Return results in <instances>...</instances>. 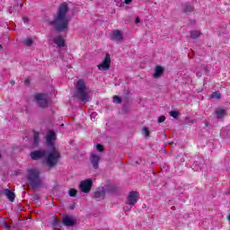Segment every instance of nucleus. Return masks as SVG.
Listing matches in <instances>:
<instances>
[{
  "mask_svg": "<svg viewBox=\"0 0 230 230\" xmlns=\"http://www.w3.org/2000/svg\"><path fill=\"white\" fill-rule=\"evenodd\" d=\"M68 10L67 4L64 3L59 5L58 13L52 22L57 31H64V30H67L69 26V19L67 18Z\"/></svg>",
  "mask_w": 230,
  "mask_h": 230,
  "instance_id": "obj_1",
  "label": "nucleus"
},
{
  "mask_svg": "<svg viewBox=\"0 0 230 230\" xmlns=\"http://www.w3.org/2000/svg\"><path fill=\"white\" fill-rule=\"evenodd\" d=\"M27 179L33 190L40 187L42 181L40 180V171L37 168L27 170Z\"/></svg>",
  "mask_w": 230,
  "mask_h": 230,
  "instance_id": "obj_2",
  "label": "nucleus"
},
{
  "mask_svg": "<svg viewBox=\"0 0 230 230\" xmlns=\"http://www.w3.org/2000/svg\"><path fill=\"white\" fill-rule=\"evenodd\" d=\"M75 89H76V94H75L76 98L81 100L83 103H87V102H89V94L87 93V92H85L87 90V86L85 85V81L84 79H80L79 81H77Z\"/></svg>",
  "mask_w": 230,
  "mask_h": 230,
  "instance_id": "obj_3",
  "label": "nucleus"
},
{
  "mask_svg": "<svg viewBox=\"0 0 230 230\" xmlns=\"http://www.w3.org/2000/svg\"><path fill=\"white\" fill-rule=\"evenodd\" d=\"M60 151H58L56 148H53L51 151H49L48 156H47V165L49 168H53V166H57L58 164V161H60Z\"/></svg>",
  "mask_w": 230,
  "mask_h": 230,
  "instance_id": "obj_4",
  "label": "nucleus"
},
{
  "mask_svg": "<svg viewBox=\"0 0 230 230\" xmlns=\"http://www.w3.org/2000/svg\"><path fill=\"white\" fill-rule=\"evenodd\" d=\"M34 98H35V102L39 105V107H41L42 109L48 107V103H49L48 95H46L44 93H36Z\"/></svg>",
  "mask_w": 230,
  "mask_h": 230,
  "instance_id": "obj_5",
  "label": "nucleus"
},
{
  "mask_svg": "<svg viewBox=\"0 0 230 230\" xmlns=\"http://www.w3.org/2000/svg\"><path fill=\"white\" fill-rule=\"evenodd\" d=\"M106 191H111V186H107L105 188L103 187L97 188V190L93 194V198L96 199L97 200H103V199H105Z\"/></svg>",
  "mask_w": 230,
  "mask_h": 230,
  "instance_id": "obj_6",
  "label": "nucleus"
},
{
  "mask_svg": "<svg viewBox=\"0 0 230 230\" xmlns=\"http://www.w3.org/2000/svg\"><path fill=\"white\" fill-rule=\"evenodd\" d=\"M79 188L83 193H89L91 191V188H93V180L86 179L84 181H82Z\"/></svg>",
  "mask_w": 230,
  "mask_h": 230,
  "instance_id": "obj_7",
  "label": "nucleus"
},
{
  "mask_svg": "<svg viewBox=\"0 0 230 230\" xmlns=\"http://www.w3.org/2000/svg\"><path fill=\"white\" fill-rule=\"evenodd\" d=\"M97 67L100 71H107L111 67V55L106 54L104 60Z\"/></svg>",
  "mask_w": 230,
  "mask_h": 230,
  "instance_id": "obj_8",
  "label": "nucleus"
},
{
  "mask_svg": "<svg viewBox=\"0 0 230 230\" xmlns=\"http://www.w3.org/2000/svg\"><path fill=\"white\" fill-rule=\"evenodd\" d=\"M139 200L138 194L136 191H132L128 196V201L126 202L127 206H135Z\"/></svg>",
  "mask_w": 230,
  "mask_h": 230,
  "instance_id": "obj_9",
  "label": "nucleus"
},
{
  "mask_svg": "<svg viewBox=\"0 0 230 230\" xmlns=\"http://www.w3.org/2000/svg\"><path fill=\"white\" fill-rule=\"evenodd\" d=\"M47 145L49 146H55V141H57V134L53 130H49L46 137Z\"/></svg>",
  "mask_w": 230,
  "mask_h": 230,
  "instance_id": "obj_10",
  "label": "nucleus"
},
{
  "mask_svg": "<svg viewBox=\"0 0 230 230\" xmlns=\"http://www.w3.org/2000/svg\"><path fill=\"white\" fill-rule=\"evenodd\" d=\"M76 224V220H75V217L73 216H65L63 217V225L66 226V227H73Z\"/></svg>",
  "mask_w": 230,
  "mask_h": 230,
  "instance_id": "obj_11",
  "label": "nucleus"
},
{
  "mask_svg": "<svg viewBox=\"0 0 230 230\" xmlns=\"http://www.w3.org/2000/svg\"><path fill=\"white\" fill-rule=\"evenodd\" d=\"M111 40H116L117 42H119V40H123V34L121 33V31H113L111 33Z\"/></svg>",
  "mask_w": 230,
  "mask_h": 230,
  "instance_id": "obj_12",
  "label": "nucleus"
},
{
  "mask_svg": "<svg viewBox=\"0 0 230 230\" xmlns=\"http://www.w3.org/2000/svg\"><path fill=\"white\" fill-rule=\"evenodd\" d=\"M44 155H46V151H33L32 153H31V157L33 161L42 159Z\"/></svg>",
  "mask_w": 230,
  "mask_h": 230,
  "instance_id": "obj_13",
  "label": "nucleus"
},
{
  "mask_svg": "<svg viewBox=\"0 0 230 230\" xmlns=\"http://www.w3.org/2000/svg\"><path fill=\"white\" fill-rule=\"evenodd\" d=\"M90 161L95 170L99 167L100 156L96 154H92Z\"/></svg>",
  "mask_w": 230,
  "mask_h": 230,
  "instance_id": "obj_14",
  "label": "nucleus"
},
{
  "mask_svg": "<svg viewBox=\"0 0 230 230\" xmlns=\"http://www.w3.org/2000/svg\"><path fill=\"white\" fill-rule=\"evenodd\" d=\"M54 42L57 44L58 48H64V46H66V40L60 36L56 37Z\"/></svg>",
  "mask_w": 230,
  "mask_h": 230,
  "instance_id": "obj_15",
  "label": "nucleus"
},
{
  "mask_svg": "<svg viewBox=\"0 0 230 230\" xmlns=\"http://www.w3.org/2000/svg\"><path fill=\"white\" fill-rule=\"evenodd\" d=\"M217 119H222L226 116V110L223 108H217L215 111Z\"/></svg>",
  "mask_w": 230,
  "mask_h": 230,
  "instance_id": "obj_16",
  "label": "nucleus"
},
{
  "mask_svg": "<svg viewBox=\"0 0 230 230\" xmlns=\"http://www.w3.org/2000/svg\"><path fill=\"white\" fill-rule=\"evenodd\" d=\"M4 193L11 202H13V200H15V193H13L12 190H5Z\"/></svg>",
  "mask_w": 230,
  "mask_h": 230,
  "instance_id": "obj_17",
  "label": "nucleus"
},
{
  "mask_svg": "<svg viewBox=\"0 0 230 230\" xmlns=\"http://www.w3.org/2000/svg\"><path fill=\"white\" fill-rule=\"evenodd\" d=\"M164 71V69L162 66H156V68L155 70L154 77L159 78V76H161V75H163Z\"/></svg>",
  "mask_w": 230,
  "mask_h": 230,
  "instance_id": "obj_18",
  "label": "nucleus"
},
{
  "mask_svg": "<svg viewBox=\"0 0 230 230\" xmlns=\"http://www.w3.org/2000/svg\"><path fill=\"white\" fill-rule=\"evenodd\" d=\"M40 141V135H39V132H34V136H33V144L32 146H39V142Z\"/></svg>",
  "mask_w": 230,
  "mask_h": 230,
  "instance_id": "obj_19",
  "label": "nucleus"
},
{
  "mask_svg": "<svg viewBox=\"0 0 230 230\" xmlns=\"http://www.w3.org/2000/svg\"><path fill=\"white\" fill-rule=\"evenodd\" d=\"M192 11H193V5H191V4H184L183 5L184 13H190Z\"/></svg>",
  "mask_w": 230,
  "mask_h": 230,
  "instance_id": "obj_20",
  "label": "nucleus"
},
{
  "mask_svg": "<svg viewBox=\"0 0 230 230\" xmlns=\"http://www.w3.org/2000/svg\"><path fill=\"white\" fill-rule=\"evenodd\" d=\"M191 39H199L200 37V31H190Z\"/></svg>",
  "mask_w": 230,
  "mask_h": 230,
  "instance_id": "obj_21",
  "label": "nucleus"
},
{
  "mask_svg": "<svg viewBox=\"0 0 230 230\" xmlns=\"http://www.w3.org/2000/svg\"><path fill=\"white\" fill-rule=\"evenodd\" d=\"M210 98H214L216 100H220L222 98V94L219 92H214L211 95Z\"/></svg>",
  "mask_w": 230,
  "mask_h": 230,
  "instance_id": "obj_22",
  "label": "nucleus"
},
{
  "mask_svg": "<svg viewBox=\"0 0 230 230\" xmlns=\"http://www.w3.org/2000/svg\"><path fill=\"white\" fill-rule=\"evenodd\" d=\"M23 44L25 46H32L33 45V40L27 38L25 40H23Z\"/></svg>",
  "mask_w": 230,
  "mask_h": 230,
  "instance_id": "obj_23",
  "label": "nucleus"
},
{
  "mask_svg": "<svg viewBox=\"0 0 230 230\" xmlns=\"http://www.w3.org/2000/svg\"><path fill=\"white\" fill-rule=\"evenodd\" d=\"M170 116H172V118H174L175 119H177V118H179V111H170Z\"/></svg>",
  "mask_w": 230,
  "mask_h": 230,
  "instance_id": "obj_24",
  "label": "nucleus"
},
{
  "mask_svg": "<svg viewBox=\"0 0 230 230\" xmlns=\"http://www.w3.org/2000/svg\"><path fill=\"white\" fill-rule=\"evenodd\" d=\"M76 193H77V191H76L75 189H70L68 190V194H69L70 197H76Z\"/></svg>",
  "mask_w": 230,
  "mask_h": 230,
  "instance_id": "obj_25",
  "label": "nucleus"
},
{
  "mask_svg": "<svg viewBox=\"0 0 230 230\" xmlns=\"http://www.w3.org/2000/svg\"><path fill=\"white\" fill-rule=\"evenodd\" d=\"M59 224H60V221L57 217H54L52 221L53 227L58 226Z\"/></svg>",
  "mask_w": 230,
  "mask_h": 230,
  "instance_id": "obj_26",
  "label": "nucleus"
},
{
  "mask_svg": "<svg viewBox=\"0 0 230 230\" xmlns=\"http://www.w3.org/2000/svg\"><path fill=\"white\" fill-rule=\"evenodd\" d=\"M113 103H121L120 97L118 95L113 96Z\"/></svg>",
  "mask_w": 230,
  "mask_h": 230,
  "instance_id": "obj_27",
  "label": "nucleus"
},
{
  "mask_svg": "<svg viewBox=\"0 0 230 230\" xmlns=\"http://www.w3.org/2000/svg\"><path fill=\"white\" fill-rule=\"evenodd\" d=\"M143 134L146 136V137H148L150 136V131H148V128H143Z\"/></svg>",
  "mask_w": 230,
  "mask_h": 230,
  "instance_id": "obj_28",
  "label": "nucleus"
},
{
  "mask_svg": "<svg viewBox=\"0 0 230 230\" xmlns=\"http://www.w3.org/2000/svg\"><path fill=\"white\" fill-rule=\"evenodd\" d=\"M96 148L98 152H103V146H102L101 144H97Z\"/></svg>",
  "mask_w": 230,
  "mask_h": 230,
  "instance_id": "obj_29",
  "label": "nucleus"
},
{
  "mask_svg": "<svg viewBox=\"0 0 230 230\" xmlns=\"http://www.w3.org/2000/svg\"><path fill=\"white\" fill-rule=\"evenodd\" d=\"M164 119H166V118H164V116H161L158 118V123H163L164 121Z\"/></svg>",
  "mask_w": 230,
  "mask_h": 230,
  "instance_id": "obj_30",
  "label": "nucleus"
},
{
  "mask_svg": "<svg viewBox=\"0 0 230 230\" xmlns=\"http://www.w3.org/2000/svg\"><path fill=\"white\" fill-rule=\"evenodd\" d=\"M22 21L25 24H28V22H30V19H28V17H23Z\"/></svg>",
  "mask_w": 230,
  "mask_h": 230,
  "instance_id": "obj_31",
  "label": "nucleus"
},
{
  "mask_svg": "<svg viewBox=\"0 0 230 230\" xmlns=\"http://www.w3.org/2000/svg\"><path fill=\"white\" fill-rule=\"evenodd\" d=\"M130 209H132V206H130V207H128V206L124 207V211H130Z\"/></svg>",
  "mask_w": 230,
  "mask_h": 230,
  "instance_id": "obj_32",
  "label": "nucleus"
},
{
  "mask_svg": "<svg viewBox=\"0 0 230 230\" xmlns=\"http://www.w3.org/2000/svg\"><path fill=\"white\" fill-rule=\"evenodd\" d=\"M136 24H139V22H141V20L139 19V17H137L135 20Z\"/></svg>",
  "mask_w": 230,
  "mask_h": 230,
  "instance_id": "obj_33",
  "label": "nucleus"
},
{
  "mask_svg": "<svg viewBox=\"0 0 230 230\" xmlns=\"http://www.w3.org/2000/svg\"><path fill=\"white\" fill-rule=\"evenodd\" d=\"M130 3H132V0H125L126 4H130Z\"/></svg>",
  "mask_w": 230,
  "mask_h": 230,
  "instance_id": "obj_34",
  "label": "nucleus"
},
{
  "mask_svg": "<svg viewBox=\"0 0 230 230\" xmlns=\"http://www.w3.org/2000/svg\"><path fill=\"white\" fill-rule=\"evenodd\" d=\"M197 76H198L199 78H200V76H202V73L198 72V73H197Z\"/></svg>",
  "mask_w": 230,
  "mask_h": 230,
  "instance_id": "obj_35",
  "label": "nucleus"
},
{
  "mask_svg": "<svg viewBox=\"0 0 230 230\" xmlns=\"http://www.w3.org/2000/svg\"><path fill=\"white\" fill-rule=\"evenodd\" d=\"M25 84H30V80H29V79H26V80H25Z\"/></svg>",
  "mask_w": 230,
  "mask_h": 230,
  "instance_id": "obj_36",
  "label": "nucleus"
},
{
  "mask_svg": "<svg viewBox=\"0 0 230 230\" xmlns=\"http://www.w3.org/2000/svg\"><path fill=\"white\" fill-rule=\"evenodd\" d=\"M11 85H15V81H11Z\"/></svg>",
  "mask_w": 230,
  "mask_h": 230,
  "instance_id": "obj_37",
  "label": "nucleus"
},
{
  "mask_svg": "<svg viewBox=\"0 0 230 230\" xmlns=\"http://www.w3.org/2000/svg\"><path fill=\"white\" fill-rule=\"evenodd\" d=\"M3 49V46L0 44V49Z\"/></svg>",
  "mask_w": 230,
  "mask_h": 230,
  "instance_id": "obj_38",
  "label": "nucleus"
}]
</instances>
